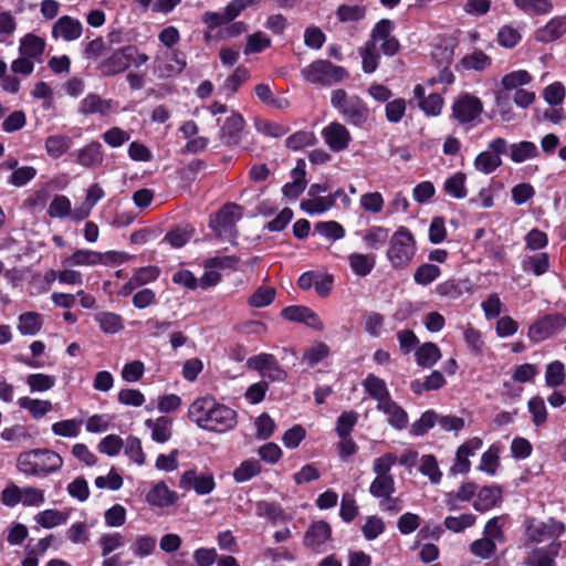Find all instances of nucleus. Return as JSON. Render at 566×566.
<instances>
[{
	"label": "nucleus",
	"mask_w": 566,
	"mask_h": 566,
	"mask_svg": "<svg viewBox=\"0 0 566 566\" xmlns=\"http://www.w3.org/2000/svg\"><path fill=\"white\" fill-rule=\"evenodd\" d=\"M243 128V117L240 114L232 113L221 126V139L227 145H237Z\"/></svg>",
	"instance_id": "25"
},
{
	"label": "nucleus",
	"mask_w": 566,
	"mask_h": 566,
	"mask_svg": "<svg viewBox=\"0 0 566 566\" xmlns=\"http://www.w3.org/2000/svg\"><path fill=\"white\" fill-rule=\"evenodd\" d=\"M104 523L107 527H122L127 520V510L122 504H114L104 512Z\"/></svg>",
	"instance_id": "53"
},
{
	"label": "nucleus",
	"mask_w": 566,
	"mask_h": 566,
	"mask_svg": "<svg viewBox=\"0 0 566 566\" xmlns=\"http://www.w3.org/2000/svg\"><path fill=\"white\" fill-rule=\"evenodd\" d=\"M322 137L332 151L345 150L350 142L352 135L347 127L338 122H332L322 129Z\"/></svg>",
	"instance_id": "14"
},
{
	"label": "nucleus",
	"mask_w": 566,
	"mask_h": 566,
	"mask_svg": "<svg viewBox=\"0 0 566 566\" xmlns=\"http://www.w3.org/2000/svg\"><path fill=\"white\" fill-rule=\"evenodd\" d=\"M476 517L472 513H464L458 516H447L444 526L453 533H460L475 524Z\"/></svg>",
	"instance_id": "55"
},
{
	"label": "nucleus",
	"mask_w": 566,
	"mask_h": 566,
	"mask_svg": "<svg viewBox=\"0 0 566 566\" xmlns=\"http://www.w3.org/2000/svg\"><path fill=\"white\" fill-rule=\"evenodd\" d=\"M509 148L510 157L512 161L516 164L524 163L538 156L537 146L532 142L523 140L514 143L510 145Z\"/></svg>",
	"instance_id": "34"
},
{
	"label": "nucleus",
	"mask_w": 566,
	"mask_h": 566,
	"mask_svg": "<svg viewBox=\"0 0 566 566\" xmlns=\"http://www.w3.org/2000/svg\"><path fill=\"white\" fill-rule=\"evenodd\" d=\"M63 467V458L50 449L23 451L18 455L17 469L24 475L45 478Z\"/></svg>",
	"instance_id": "2"
},
{
	"label": "nucleus",
	"mask_w": 566,
	"mask_h": 566,
	"mask_svg": "<svg viewBox=\"0 0 566 566\" xmlns=\"http://www.w3.org/2000/svg\"><path fill=\"white\" fill-rule=\"evenodd\" d=\"M83 33V24L80 20L70 15H63L57 19L52 28V36L71 42L80 39Z\"/></svg>",
	"instance_id": "18"
},
{
	"label": "nucleus",
	"mask_w": 566,
	"mask_h": 566,
	"mask_svg": "<svg viewBox=\"0 0 566 566\" xmlns=\"http://www.w3.org/2000/svg\"><path fill=\"white\" fill-rule=\"evenodd\" d=\"M188 417L199 428L218 433L227 432L237 424V412L211 396L192 401L188 409Z\"/></svg>",
	"instance_id": "1"
},
{
	"label": "nucleus",
	"mask_w": 566,
	"mask_h": 566,
	"mask_svg": "<svg viewBox=\"0 0 566 566\" xmlns=\"http://www.w3.org/2000/svg\"><path fill=\"white\" fill-rule=\"evenodd\" d=\"M18 405L24 409L33 419H41L52 411L53 405L50 400L31 398L28 396L20 397Z\"/></svg>",
	"instance_id": "29"
},
{
	"label": "nucleus",
	"mask_w": 566,
	"mask_h": 566,
	"mask_svg": "<svg viewBox=\"0 0 566 566\" xmlns=\"http://www.w3.org/2000/svg\"><path fill=\"white\" fill-rule=\"evenodd\" d=\"M333 205L334 199L326 196L313 199H305L301 202V208L308 214H319L331 209Z\"/></svg>",
	"instance_id": "59"
},
{
	"label": "nucleus",
	"mask_w": 566,
	"mask_h": 566,
	"mask_svg": "<svg viewBox=\"0 0 566 566\" xmlns=\"http://www.w3.org/2000/svg\"><path fill=\"white\" fill-rule=\"evenodd\" d=\"M42 327V318L39 313L27 312L19 316L18 331L22 335H35Z\"/></svg>",
	"instance_id": "46"
},
{
	"label": "nucleus",
	"mask_w": 566,
	"mask_h": 566,
	"mask_svg": "<svg viewBox=\"0 0 566 566\" xmlns=\"http://www.w3.org/2000/svg\"><path fill=\"white\" fill-rule=\"evenodd\" d=\"M179 500L178 494L170 490L164 481L151 485L146 494V501L150 506L165 509L175 505Z\"/></svg>",
	"instance_id": "19"
},
{
	"label": "nucleus",
	"mask_w": 566,
	"mask_h": 566,
	"mask_svg": "<svg viewBox=\"0 0 566 566\" xmlns=\"http://www.w3.org/2000/svg\"><path fill=\"white\" fill-rule=\"evenodd\" d=\"M104 190L97 185H92L86 192L83 203L74 209L73 220L81 221L86 219L94 206L104 197Z\"/></svg>",
	"instance_id": "27"
},
{
	"label": "nucleus",
	"mask_w": 566,
	"mask_h": 566,
	"mask_svg": "<svg viewBox=\"0 0 566 566\" xmlns=\"http://www.w3.org/2000/svg\"><path fill=\"white\" fill-rule=\"evenodd\" d=\"M441 358L439 347L433 343H424L416 352L418 365L422 367H431Z\"/></svg>",
	"instance_id": "43"
},
{
	"label": "nucleus",
	"mask_w": 566,
	"mask_h": 566,
	"mask_svg": "<svg viewBox=\"0 0 566 566\" xmlns=\"http://www.w3.org/2000/svg\"><path fill=\"white\" fill-rule=\"evenodd\" d=\"M101 329L107 334H116L124 328L120 315L111 312H101L95 315Z\"/></svg>",
	"instance_id": "42"
},
{
	"label": "nucleus",
	"mask_w": 566,
	"mask_h": 566,
	"mask_svg": "<svg viewBox=\"0 0 566 566\" xmlns=\"http://www.w3.org/2000/svg\"><path fill=\"white\" fill-rule=\"evenodd\" d=\"M361 66L365 73H373L378 66L379 54L373 43L368 41L360 49Z\"/></svg>",
	"instance_id": "63"
},
{
	"label": "nucleus",
	"mask_w": 566,
	"mask_h": 566,
	"mask_svg": "<svg viewBox=\"0 0 566 566\" xmlns=\"http://www.w3.org/2000/svg\"><path fill=\"white\" fill-rule=\"evenodd\" d=\"M179 486L186 491L193 490L198 495H207L214 490L216 481L210 472L190 469L180 475Z\"/></svg>",
	"instance_id": "12"
},
{
	"label": "nucleus",
	"mask_w": 566,
	"mask_h": 566,
	"mask_svg": "<svg viewBox=\"0 0 566 566\" xmlns=\"http://www.w3.org/2000/svg\"><path fill=\"white\" fill-rule=\"evenodd\" d=\"M377 410L386 415L387 422L396 430H402L408 424V413L391 398L377 405Z\"/></svg>",
	"instance_id": "21"
},
{
	"label": "nucleus",
	"mask_w": 566,
	"mask_h": 566,
	"mask_svg": "<svg viewBox=\"0 0 566 566\" xmlns=\"http://www.w3.org/2000/svg\"><path fill=\"white\" fill-rule=\"evenodd\" d=\"M186 67V60L179 52L158 53L154 57L153 70L159 78H168L180 74Z\"/></svg>",
	"instance_id": "11"
},
{
	"label": "nucleus",
	"mask_w": 566,
	"mask_h": 566,
	"mask_svg": "<svg viewBox=\"0 0 566 566\" xmlns=\"http://www.w3.org/2000/svg\"><path fill=\"white\" fill-rule=\"evenodd\" d=\"M416 253V241L405 227L398 228L389 240L387 258L394 268L402 269L410 264Z\"/></svg>",
	"instance_id": "4"
},
{
	"label": "nucleus",
	"mask_w": 566,
	"mask_h": 566,
	"mask_svg": "<svg viewBox=\"0 0 566 566\" xmlns=\"http://www.w3.org/2000/svg\"><path fill=\"white\" fill-rule=\"evenodd\" d=\"M365 391L377 401V405H381L382 401L390 399V394L387 388L385 380L369 374L363 381Z\"/></svg>",
	"instance_id": "30"
},
{
	"label": "nucleus",
	"mask_w": 566,
	"mask_h": 566,
	"mask_svg": "<svg viewBox=\"0 0 566 566\" xmlns=\"http://www.w3.org/2000/svg\"><path fill=\"white\" fill-rule=\"evenodd\" d=\"M125 455L135 464L142 467L146 463V454L142 447V441L135 436H129L124 443Z\"/></svg>",
	"instance_id": "48"
},
{
	"label": "nucleus",
	"mask_w": 566,
	"mask_h": 566,
	"mask_svg": "<svg viewBox=\"0 0 566 566\" xmlns=\"http://www.w3.org/2000/svg\"><path fill=\"white\" fill-rule=\"evenodd\" d=\"M281 315L286 321L303 323L315 331H323L324 328V324L318 315L306 306H287L282 310Z\"/></svg>",
	"instance_id": "17"
},
{
	"label": "nucleus",
	"mask_w": 566,
	"mask_h": 566,
	"mask_svg": "<svg viewBox=\"0 0 566 566\" xmlns=\"http://www.w3.org/2000/svg\"><path fill=\"white\" fill-rule=\"evenodd\" d=\"M369 492L378 499H388L395 492V480L392 475H376L369 486Z\"/></svg>",
	"instance_id": "41"
},
{
	"label": "nucleus",
	"mask_w": 566,
	"mask_h": 566,
	"mask_svg": "<svg viewBox=\"0 0 566 566\" xmlns=\"http://www.w3.org/2000/svg\"><path fill=\"white\" fill-rule=\"evenodd\" d=\"M460 63L464 70L482 72L491 66L492 59L482 51H473L463 56Z\"/></svg>",
	"instance_id": "40"
},
{
	"label": "nucleus",
	"mask_w": 566,
	"mask_h": 566,
	"mask_svg": "<svg viewBox=\"0 0 566 566\" xmlns=\"http://www.w3.org/2000/svg\"><path fill=\"white\" fill-rule=\"evenodd\" d=\"M124 447V440L117 434H107L97 444L98 452L107 457H116Z\"/></svg>",
	"instance_id": "60"
},
{
	"label": "nucleus",
	"mask_w": 566,
	"mask_h": 566,
	"mask_svg": "<svg viewBox=\"0 0 566 566\" xmlns=\"http://www.w3.org/2000/svg\"><path fill=\"white\" fill-rule=\"evenodd\" d=\"M349 266L354 274L367 276L376 264V258L373 254L352 253L348 256Z\"/></svg>",
	"instance_id": "33"
},
{
	"label": "nucleus",
	"mask_w": 566,
	"mask_h": 566,
	"mask_svg": "<svg viewBox=\"0 0 566 566\" xmlns=\"http://www.w3.org/2000/svg\"><path fill=\"white\" fill-rule=\"evenodd\" d=\"M444 191L453 198H464L467 196L465 175L463 172H455L448 178L444 182Z\"/></svg>",
	"instance_id": "57"
},
{
	"label": "nucleus",
	"mask_w": 566,
	"mask_h": 566,
	"mask_svg": "<svg viewBox=\"0 0 566 566\" xmlns=\"http://www.w3.org/2000/svg\"><path fill=\"white\" fill-rule=\"evenodd\" d=\"M565 532V525L554 518L547 521L531 520L525 530V537L528 543L543 544L548 543V551L557 555L560 545L556 543Z\"/></svg>",
	"instance_id": "3"
},
{
	"label": "nucleus",
	"mask_w": 566,
	"mask_h": 566,
	"mask_svg": "<svg viewBox=\"0 0 566 566\" xmlns=\"http://www.w3.org/2000/svg\"><path fill=\"white\" fill-rule=\"evenodd\" d=\"M145 426L151 432V439L157 443H166L172 436L171 421L166 417L147 419Z\"/></svg>",
	"instance_id": "31"
},
{
	"label": "nucleus",
	"mask_w": 566,
	"mask_h": 566,
	"mask_svg": "<svg viewBox=\"0 0 566 566\" xmlns=\"http://www.w3.org/2000/svg\"><path fill=\"white\" fill-rule=\"evenodd\" d=\"M292 181L284 185L283 195L290 199H296L305 189V161L298 160L291 171Z\"/></svg>",
	"instance_id": "26"
},
{
	"label": "nucleus",
	"mask_w": 566,
	"mask_h": 566,
	"mask_svg": "<svg viewBox=\"0 0 566 566\" xmlns=\"http://www.w3.org/2000/svg\"><path fill=\"white\" fill-rule=\"evenodd\" d=\"M329 355V347L323 342H316L305 349L303 361L313 367Z\"/></svg>",
	"instance_id": "56"
},
{
	"label": "nucleus",
	"mask_w": 566,
	"mask_h": 566,
	"mask_svg": "<svg viewBox=\"0 0 566 566\" xmlns=\"http://www.w3.org/2000/svg\"><path fill=\"white\" fill-rule=\"evenodd\" d=\"M256 97L274 109H285L290 106L289 99L285 97L275 96L270 87V85L261 83L258 84L254 88Z\"/></svg>",
	"instance_id": "37"
},
{
	"label": "nucleus",
	"mask_w": 566,
	"mask_h": 566,
	"mask_svg": "<svg viewBox=\"0 0 566 566\" xmlns=\"http://www.w3.org/2000/svg\"><path fill=\"white\" fill-rule=\"evenodd\" d=\"M71 147V139L63 135H53L46 138L45 149L50 157L59 158Z\"/></svg>",
	"instance_id": "52"
},
{
	"label": "nucleus",
	"mask_w": 566,
	"mask_h": 566,
	"mask_svg": "<svg viewBox=\"0 0 566 566\" xmlns=\"http://www.w3.org/2000/svg\"><path fill=\"white\" fill-rule=\"evenodd\" d=\"M30 392H44L49 391L55 386V377L42 373L30 374L25 378Z\"/></svg>",
	"instance_id": "45"
},
{
	"label": "nucleus",
	"mask_w": 566,
	"mask_h": 566,
	"mask_svg": "<svg viewBox=\"0 0 566 566\" xmlns=\"http://www.w3.org/2000/svg\"><path fill=\"white\" fill-rule=\"evenodd\" d=\"M45 40L34 33H28L20 39L19 54L40 62L44 53Z\"/></svg>",
	"instance_id": "24"
},
{
	"label": "nucleus",
	"mask_w": 566,
	"mask_h": 566,
	"mask_svg": "<svg viewBox=\"0 0 566 566\" xmlns=\"http://www.w3.org/2000/svg\"><path fill=\"white\" fill-rule=\"evenodd\" d=\"M419 471L428 476L431 483L438 484L442 479V472L439 469L437 459L431 454L422 455Z\"/></svg>",
	"instance_id": "54"
},
{
	"label": "nucleus",
	"mask_w": 566,
	"mask_h": 566,
	"mask_svg": "<svg viewBox=\"0 0 566 566\" xmlns=\"http://www.w3.org/2000/svg\"><path fill=\"white\" fill-rule=\"evenodd\" d=\"M532 81L531 74L525 70H518L511 72L503 76L501 84L504 90L511 91L516 90L523 85L528 84Z\"/></svg>",
	"instance_id": "61"
},
{
	"label": "nucleus",
	"mask_w": 566,
	"mask_h": 566,
	"mask_svg": "<svg viewBox=\"0 0 566 566\" xmlns=\"http://www.w3.org/2000/svg\"><path fill=\"white\" fill-rule=\"evenodd\" d=\"M332 543V527L322 520L312 522L303 537V545L316 554L326 552Z\"/></svg>",
	"instance_id": "9"
},
{
	"label": "nucleus",
	"mask_w": 566,
	"mask_h": 566,
	"mask_svg": "<svg viewBox=\"0 0 566 566\" xmlns=\"http://www.w3.org/2000/svg\"><path fill=\"white\" fill-rule=\"evenodd\" d=\"M501 499V490L494 486L482 488L476 495L473 506L476 511L485 512L497 504Z\"/></svg>",
	"instance_id": "36"
},
{
	"label": "nucleus",
	"mask_w": 566,
	"mask_h": 566,
	"mask_svg": "<svg viewBox=\"0 0 566 566\" xmlns=\"http://www.w3.org/2000/svg\"><path fill=\"white\" fill-rule=\"evenodd\" d=\"M97 544L101 548L102 556L107 557L113 552L124 546V536L118 532L104 533L98 537Z\"/></svg>",
	"instance_id": "47"
},
{
	"label": "nucleus",
	"mask_w": 566,
	"mask_h": 566,
	"mask_svg": "<svg viewBox=\"0 0 566 566\" xmlns=\"http://www.w3.org/2000/svg\"><path fill=\"white\" fill-rule=\"evenodd\" d=\"M76 163L84 167H94L102 163V145L97 142L91 143L75 153Z\"/></svg>",
	"instance_id": "32"
},
{
	"label": "nucleus",
	"mask_w": 566,
	"mask_h": 566,
	"mask_svg": "<svg viewBox=\"0 0 566 566\" xmlns=\"http://www.w3.org/2000/svg\"><path fill=\"white\" fill-rule=\"evenodd\" d=\"M439 266L430 263L418 266L413 273V280L419 285H429L440 276Z\"/></svg>",
	"instance_id": "58"
},
{
	"label": "nucleus",
	"mask_w": 566,
	"mask_h": 566,
	"mask_svg": "<svg viewBox=\"0 0 566 566\" xmlns=\"http://www.w3.org/2000/svg\"><path fill=\"white\" fill-rule=\"evenodd\" d=\"M128 256L124 253L109 251L102 253L94 250L78 249L73 254L63 260L64 266H94L97 264H119L125 262Z\"/></svg>",
	"instance_id": "7"
},
{
	"label": "nucleus",
	"mask_w": 566,
	"mask_h": 566,
	"mask_svg": "<svg viewBox=\"0 0 566 566\" xmlns=\"http://www.w3.org/2000/svg\"><path fill=\"white\" fill-rule=\"evenodd\" d=\"M113 111V101L104 99L97 94H87L78 106V113L87 116L93 114H98L101 116H106Z\"/></svg>",
	"instance_id": "23"
},
{
	"label": "nucleus",
	"mask_w": 566,
	"mask_h": 566,
	"mask_svg": "<svg viewBox=\"0 0 566 566\" xmlns=\"http://www.w3.org/2000/svg\"><path fill=\"white\" fill-rule=\"evenodd\" d=\"M48 214L51 218H70L73 220L74 210H72L70 199L63 195L55 196L49 206Z\"/></svg>",
	"instance_id": "44"
},
{
	"label": "nucleus",
	"mask_w": 566,
	"mask_h": 566,
	"mask_svg": "<svg viewBox=\"0 0 566 566\" xmlns=\"http://www.w3.org/2000/svg\"><path fill=\"white\" fill-rule=\"evenodd\" d=\"M126 46L114 51L107 59L103 60L98 70L103 75L113 76L125 72L129 67Z\"/></svg>",
	"instance_id": "20"
},
{
	"label": "nucleus",
	"mask_w": 566,
	"mask_h": 566,
	"mask_svg": "<svg viewBox=\"0 0 566 566\" xmlns=\"http://www.w3.org/2000/svg\"><path fill=\"white\" fill-rule=\"evenodd\" d=\"M81 428L82 420L75 418L60 420L51 426L53 434L69 439L77 438L81 433Z\"/></svg>",
	"instance_id": "39"
},
{
	"label": "nucleus",
	"mask_w": 566,
	"mask_h": 566,
	"mask_svg": "<svg viewBox=\"0 0 566 566\" xmlns=\"http://www.w3.org/2000/svg\"><path fill=\"white\" fill-rule=\"evenodd\" d=\"M241 217L242 208L237 203H228L210 219V228L218 237L232 239L235 235V223Z\"/></svg>",
	"instance_id": "8"
},
{
	"label": "nucleus",
	"mask_w": 566,
	"mask_h": 566,
	"mask_svg": "<svg viewBox=\"0 0 566 566\" xmlns=\"http://www.w3.org/2000/svg\"><path fill=\"white\" fill-rule=\"evenodd\" d=\"M475 492H476V485L472 482H467V483L462 484L458 491L450 492L447 494V500H446L447 506L450 510H455L458 501H463V502L470 501L472 499V496L475 494Z\"/></svg>",
	"instance_id": "51"
},
{
	"label": "nucleus",
	"mask_w": 566,
	"mask_h": 566,
	"mask_svg": "<svg viewBox=\"0 0 566 566\" xmlns=\"http://www.w3.org/2000/svg\"><path fill=\"white\" fill-rule=\"evenodd\" d=\"M566 325V318L559 314L548 315L530 327L528 336L534 342H541L562 329Z\"/></svg>",
	"instance_id": "16"
},
{
	"label": "nucleus",
	"mask_w": 566,
	"mask_h": 566,
	"mask_svg": "<svg viewBox=\"0 0 566 566\" xmlns=\"http://www.w3.org/2000/svg\"><path fill=\"white\" fill-rule=\"evenodd\" d=\"M391 21L382 19L373 29L371 38L368 42L373 43L376 49L377 46H379L384 54L395 55L398 52L400 45L398 40L391 34Z\"/></svg>",
	"instance_id": "13"
},
{
	"label": "nucleus",
	"mask_w": 566,
	"mask_h": 566,
	"mask_svg": "<svg viewBox=\"0 0 566 566\" xmlns=\"http://www.w3.org/2000/svg\"><path fill=\"white\" fill-rule=\"evenodd\" d=\"M158 275L159 270L156 266L140 268L136 270L130 280L120 287L118 294L128 296L135 289L155 281Z\"/></svg>",
	"instance_id": "22"
},
{
	"label": "nucleus",
	"mask_w": 566,
	"mask_h": 566,
	"mask_svg": "<svg viewBox=\"0 0 566 566\" xmlns=\"http://www.w3.org/2000/svg\"><path fill=\"white\" fill-rule=\"evenodd\" d=\"M482 102L472 95H463L458 98L452 107L454 118L461 123H470L474 120L482 112Z\"/></svg>",
	"instance_id": "15"
},
{
	"label": "nucleus",
	"mask_w": 566,
	"mask_h": 566,
	"mask_svg": "<svg viewBox=\"0 0 566 566\" xmlns=\"http://www.w3.org/2000/svg\"><path fill=\"white\" fill-rule=\"evenodd\" d=\"M331 104L349 123L360 126L369 115L366 104L356 95L348 96L344 90H334L331 96Z\"/></svg>",
	"instance_id": "5"
},
{
	"label": "nucleus",
	"mask_w": 566,
	"mask_h": 566,
	"mask_svg": "<svg viewBox=\"0 0 566 566\" xmlns=\"http://www.w3.org/2000/svg\"><path fill=\"white\" fill-rule=\"evenodd\" d=\"M261 471V465L255 459L244 460L234 471L233 479L238 483L247 482L253 476L258 475Z\"/></svg>",
	"instance_id": "50"
},
{
	"label": "nucleus",
	"mask_w": 566,
	"mask_h": 566,
	"mask_svg": "<svg viewBox=\"0 0 566 566\" xmlns=\"http://www.w3.org/2000/svg\"><path fill=\"white\" fill-rule=\"evenodd\" d=\"M302 75L308 83L331 85L345 81L348 72L343 66L332 64L329 61L318 60L302 70Z\"/></svg>",
	"instance_id": "6"
},
{
	"label": "nucleus",
	"mask_w": 566,
	"mask_h": 566,
	"mask_svg": "<svg viewBox=\"0 0 566 566\" xmlns=\"http://www.w3.org/2000/svg\"><path fill=\"white\" fill-rule=\"evenodd\" d=\"M502 165V159L491 151H482L474 159V168L482 174H491Z\"/></svg>",
	"instance_id": "49"
},
{
	"label": "nucleus",
	"mask_w": 566,
	"mask_h": 566,
	"mask_svg": "<svg viewBox=\"0 0 566 566\" xmlns=\"http://www.w3.org/2000/svg\"><path fill=\"white\" fill-rule=\"evenodd\" d=\"M247 367L272 381L282 382L287 379V371L282 368L275 356L269 353H260L250 357L247 360Z\"/></svg>",
	"instance_id": "10"
},
{
	"label": "nucleus",
	"mask_w": 566,
	"mask_h": 566,
	"mask_svg": "<svg viewBox=\"0 0 566 566\" xmlns=\"http://www.w3.org/2000/svg\"><path fill=\"white\" fill-rule=\"evenodd\" d=\"M157 541L150 535H138L130 543L129 551L135 557L146 558L156 549Z\"/></svg>",
	"instance_id": "38"
},
{
	"label": "nucleus",
	"mask_w": 566,
	"mask_h": 566,
	"mask_svg": "<svg viewBox=\"0 0 566 566\" xmlns=\"http://www.w3.org/2000/svg\"><path fill=\"white\" fill-rule=\"evenodd\" d=\"M566 32V18L551 19L543 28L536 31V39L541 42H553Z\"/></svg>",
	"instance_id": "28"
},
{
	"label": "nucleus",
	"mask_w": 566,
	"mask_h": 566,
	"mask_svg": "<svg viewBox=\"0 0 566 566\" xmlns=\"http://www.w3.org/2000/svg\"><path fill=\"white\" fill-rule=\"evenodd\" d=\"M67 520V513L54 509H48L34 515L35 523L43 528H53L64 525Z\"/></svg>",
	"instance_id": "35"
},
{
	"label": "nucleus",
	"mask_w": 566,
	"mask_h": 566,
	"mask_svg": "<svg viewBox=\"0 0 566 566\" xmlns=\"http://www.w3.org/2000/svg\"><path fill=\"white\" fill-rule=\"evenodd\" d=\"M275 289L272 286H260L249 297V304L253 307H265L275 298Z\"/></svg>",
	"instance_id": "64"
},
{
	"label": "nucleus",
	"mask_w": 566,
	"mask_h": 566,
	"mask_svg": "<svg viewBox=\"0 0 566 566\" xmlns=\"http://www.w3.org/2000/svg\"><path fill=\"white\" fill-rule=\"evenodd\" d=\"M565 380V366L560 360H554L545 370V382L548 387H558Z\"/></svg>",
	"instance_id": "62"
}]
</instances>
